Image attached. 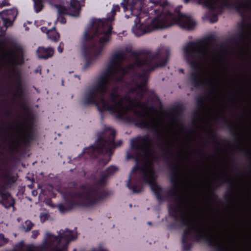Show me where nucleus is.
Masks as SVG:
<instances>
[{
  "instance_id": "nucleus-37",
  "label": "nucleus",
  "mask_w": 251,
  "mask_h": 251,
  "mask_svg": "<svg viewBox=\"0 0 251 251\" xmlns=\"http://www.w3.org/2000/svg\"><path fill=\"white\" fill-rule=\"evenodd\" d=\"M237 151L240 153H244L251 160V151L246 150L243 148L238 147Z\"/></svg>"
},
{
  "instance_id": "nucleus-60",
  "label": "nucleus",
  "mask_w": 251,
  "mask_h": 251,
  "mask_svg": "<svg viewBox=\"0 0 251 251\" xmlns=\"http://www.w3.org/2000/svg\"><path fill=\"white\" fill-rule=\"evenodd\" d=\"M182 126L183 128H185V126L183 124L182 125Z\"/></svg>"
},
{
  "instance_id": "nucleus-50",
  "label": "nucleus",
  "mask_w": 251,
  "mask_h": 251,
  "mask_svg": "<svg viewBox=\"0 0 251 251\" xmlns=\"http://www.w3.org/2000/svg\"><path fill=\"white\" fill-rule=\"evenodd\" d=\"M85 0H79L80 1V4L81 5H82V6H83L84 4H81V3H84Z\"/></svg>"
},
{
  "instance_id": "nucleus-52",
  "label": "nucleus",
  "mask_w": 251,
  "mask_h": 251,
  "mask_svg": "<svg viewBox=\"0 0 251 251\" xmlns=\"http://www.w3.org/2000/svg\"><path fill=\"white\" fill-rule=\"evenodd\" d=\"M190 0H184V2L185 3H188L190 2Z\"/></svg>"
},
{
  "instance_id": "nucleus-22",
  "label": "nucleus",
  "mask_w": 251,
  "mask_h": 251,
  "mask_svg": "<svg viewBox=\"0 0 251 251\" xmlns=\"http://www.w3.org/2000/svg\"><path fill=\"white\" fill-rule=\"evenodd\" d=\"M125 58V53L122 51H118L111 55L110 61L118 65L120 61L123 60Z\"/></svg>"
},
{
  "instance_id": "nucleus-18",
  "label": "nucleus",
  "mask_w": 251,
  "mask_h": 251,
  "mask_svg": "<svg viewBox=\"0 0 251 251\" xmlns=\"http://www.w3.org/2000/svg\"><path fill=\"white\" fill-rule=\"evenodd\" d=\"M148 61L147 60V57L145 56L143 58H140L139 57L136 58L133 63L129 64L126 67L128 70H133L135 67L141 68L143 67L144 65L148 64Z\"/></svg>"
},
{
  "instance_id": "nucleus-34",
  "label": "nucleus",
  "mask_w": 251,
  "mask_h": 251,
  "mask_svg": "<svg viewBox=\"0 0 251 251\" xmlns=\"http://www.w3.org/2000/svg\"><path fill=\"white\" fill-rule=\"evenodd\" d=\"M18 75V78L17 79V90L16 93V95L22 97L24 95V92L22 90H21V82L19 77V74Z\"/></svg>"
},
{
  "instance_id": "nucleus-8",
  "label": "nucleus",
  "mask_w": 251,
  "mask_h": 251,
  "mask_svg": "<svg viewBox=\"0 0 251 251\" xmlns=\"http://www.w3.org/2000/svg\"><path fill=\"white\" fill-rule=\"evenodd\" d=\"M170 50L166 48H162L153 54L147 57L149 62L140 74H138L139 80L141 82L148 83L149 75L157 68L166 65L170 56Z\"/></svg>"
},
{
  "instance_id": "nucleus-13",
  "label": "nucleus",
  "mask_w": 251,
  "mask_h": 251,
  "mask_svg": "<svg viewBox=\"0 0 251 251\" xmlns=\"http://www.w3.org/2000/svg\"><path fill=\"white\" fill-rule=\"evenodd\" d=\"M222 2L221 7L226 8L228 9H234L241 15L244 17L245 12L249 9V4L242 0H237L235 2L229 0H221Z\"/></svg>"
},
{
  "instance_id": "nucleus-20",
  "label": "nucleus",
  "mask_w": 251,
  "mask_h": 251,
  "mask_svg": "<svg viewBox=\"0 0 251 251\" xmlns=\"http://www.w3.org/2000/svg\"><path fill=\"white\" fill-rule=\"evenodd\" d=\"M126 53H130L131 56L133 57L138 58L140 55H144L145 56L148 57L153 54L151 52L145 50H141L139 51H133L131 48H126L125 49Z\"/></svg>"
},
{
  "instance_id": "nucleus-27",
  "label": "nucleus",
  "mask_w": 251,
  "mask_h": 251,
  "mask_svg": "<svg viewBox=\"0 0 251 251\" xmlns=\"http://www.w3.org/2000/svg\"><path fill=\"white\" fill-rule=\"evenodd\" d=\"M225 183H227L228 184V190L229 193L231 194L232 196H235V194L234 192V187L232 180L229 178H227L223 182L222 184ZM221 185L222 184L216 185L215 186V189L220 188L221 186Z\"/></svg>"
},
{
  "instance_id": "nucleus-46",
  "label": "nucleus",
  "mask_w": 251,
  "mask_h": 251,
  "mask_svg": "<svg viewBox=\"0 0 251 251\" xmlns=\"http://www.w3.org/2000/svg\"><path fill=\"white\" fill-rule=\"evenodd\" d=\"M11 111L8 109L5 110L4 113V115L5 116H10L11 115Z\"/></svg>"
},
{
  "instance_id": "nucleus-30",
  "label": "nucleus",
  "mask_w": 251,
  "mask_h": 251,
  "mask_svg": "<svg viewBox=\"0 0 251 251\" xmlns=\"http://www.w3.org/2000/svg\"><path fill=\"white\" fill-rule=\"evenodd\" d=\"M5 16L3 15H0V17L1 18L3 21V24L4 27H3V30H5V31L6 30L7 27L10 26L13 24V22L14 21L13 19L9 18V17H4Z\"/></svg>"
},
{
  "instance_id": "nucleus-62",
  "label": "nucleus",
  "mask_w": 251,
  "mask_h": 251,
  "mask_svg": "<svg viewBox=\"0 0 251 251\" xmlns=\"http://www.w3.org/2000/svg\"><path fill=\"white\" fill-rule=\"evenodd\" d=\"M208 82L211 84H212V82L211 81H209Z\"/></svg>"
},
{
  "instance_id": "nucleus-56",
  "label": "nucleus",
  "mask_w": 251,
  "mask_h": 251,
  "mask_svg": "<svg viewBox=\"0 0 251 251\" xmlns=\"http://www.w3.org/2000/svg\"><path fill=\"white\" fill-rule=\"evenodd\" d=\"M213 39V37L212 36L209 37L208 39L209 40H212Z\"/></svg>"
},
{
  "instance_id": "nucleus-41",
  "label": "nucleus",
  "mask_w": 251,
  "mask_h": 251,
  "mask_svg": "<svg viewBox=\"0 0 251 251\" xmlns=\"http://www.w3.org/2000/svg\"><path fill=\"white\" fill-rule=\"evenodd\" d=\"M49 215L48 213H44L40 216V221L42 223L45 222L48 219Z\"/></svg>"
},
{
  "instance_id": "nucleus-21",
  "label": "nucleus",
  "mask_w": 251,
  "mask_h": 251,
  "mask_svg": "<svg viewBox=\"0 0 251 251\" xmlns=\"http://www.w3.org/2000/svg\"><path fill=\"white\" fill-rule=\"evenodd\" d=\"M222 120L223 127L229 129L230 134L233 137L237 138L239 134L236 128L227 121L225 117H222Z\"/></svg>"
},
{
  "instance_id": "nucleus-36",
  "label": "nucleus",
  "mask_w": 251,
  "mask_h": 251,
  "mask_svg": "<svg viewBox=\"0 0 251 251\" xmlns=\"http://www.w3.org/2000/svg\"><path fill=\"white\" fill-rule=\"evenodd\" d=\"M33 225L30 221L27 220L25 222V225H23V228L25 231L27 232L32 228Z\"/></svg>"
},
{
  "instance_id": "nucleus-49",
  "label": "nucleus",
  "mask_w": 251,
  "mask_h": 251,
  "mask_svg": "<svg viewBox=\"0 0 251 251\" xmlns=\"http://www.w3.org/2000/svg\"><path fill=\"white\" fill-rule=\"evenodd\" d=\"M198 154L200 156H201L202 155H203L202 150H200V151L198 152Z\"/></svg>"
},
{
  "instance_id": "nucleus-16",
  "label": "nucleus",
  "mask_w": 251,
  "mask_h": 251,
  "mask_svg": "<svg viewBox=\"0 0 251 251\" xmlns=\"http://www.w3.org/2000/svg\"><path fill=\"white\" fill-rule=\"evenodd\" d=\"M25 135L22 138V142L24 147H28L34 139V134L33 132V125L30 124L29 125V130L26 132L24 130Z\"/></svg>"
},
{
  "instance_id": "nucleus-58",
  "label": "nucleus",
  "mask_w": 251,
  "mask_h": 251,
  "mask_svg": "<svg viewBox=\"0 0 251 251\" xmlns=\"http://www.w3.org/2000/svg\"><path fill=\"white\" fill-rule=\"evenodd\" d=\"M230 98L233 99V95L232 94L230 95Z\"/></svg>"
},
{
  "instance_id": "nucleus-29",
  "label": "nucleus",
  "mask_w": 251,
  "mask_h": 251,
  "mask_svg": "<svg viewBox=\"0 0 251 251\" xmlns=\"http://www.w3.org/2000/svg\"><path fill=\"white\" fill-rule=\"evenodd\" d=\"M33 1V8L36 13L41 12L44 7L45 0H32Z\"/></svg>"
},
{
  "instance_id": "nucleus-9",
  "label": "nucleus",
  "mask_w": 251,
  "mask_h": 251,
  "mask_svg": "<svg viewBox=\"0 0 251 251\" xmlns=\"http://www.w3.org/2000/svg\"><path fill=\"white\" fill-rule=\"evenodd\" d=\"M46 238L53 246L52 251H68L69 243L75 240L77 235L74 233L73 230L66 228L65 230L61 229L57 236L48 233Z\"/></svg>"
},
{
  "instance_id": "nucleus-4",
  "label": "nucleus",
  "mask_w": 251,
  "mask_h": 251,
  "mask_svg": "<svg viewBox=\"0 0 251 251\" xmlns=\"http://www.w3.org/2000/svg\"><path fill=\"white\" fill-rule=\"evenodd\" d=\"M120 10L119 5H113L106 20L93 19L90 28L85 30L82 47V53L85 60L84 70L99 58L110 40L113 29L110 23L114 20L116 12Z\"/></svg>"
},
{
  "instance_id": "nucleus-63",
  "label": "nucleus",
  "mask_w": 251,
  "mask_h": 251,
  "mask_svg": "<svg viewBox=\"0 0 251 251\" xmlns=\"http://www.w3.org/2000/svg\"><path fill=\"white\" fill-rule=\"evenodd\" d=\"M215 2L217 3L218 2V0H215Z\"/></svg>"
},
{
  "instance_id": "nucleus-15",
  "label": "nucleus",
  "mask_w": 251,
  "mask_h": 251,
  "mask_svg": "<svg viewBox=\"0 0 251 251\" xmlns=\"http://www.w3.org/2000/svg\"><path fill=\"white\" fill-rule=\"evenodd\" d=\"M214 92V90L213 89H210L205 92V94L204 96L200 97L197 99L196 103L198 107L197 110L198 113H201L204 111L205 99L210 95H213Z\"/></svg>"
},
{
  "instance_id": "nucleus-19",
  "label": "nucleus",
  "mask_w": 251,
  "mask_h": 251,
  "mask_svg": "<svg viewBox=\"0 0 251 251\" xmlns=\"http://www.w3.org/2000/svg\"><path fill=\"white\" fill-rule=\"evenodd\" d=\"M42 30L44 32L45 30H47V35L51 41H53L54 42H57L58 41L60 38V34L56 31V29L55 27H53L52 29L50 30H47V28L42 27L41 28Z\"/></svg>"
},
{
  "instance_id": "nucleus-3",
  "label": "nucleus",
  "mask_w": 251,
  "mask_h": 251,
  "mask_svg": "<svg viewBox=\"0 0 251 251\" xmlns=\"http://www.w3.org/2000/svg\"><path fill=\"white\" fill-rule=\"evenodd\" d=\"M153 6L144 12V3L141 0H123L121 5L124 10L130 9L131 14L136 16L134 20L135 27L133 30L136 36H141L149 32V27L153 29H162L174 25H179L183 29L190 30L194 28L196 22L190 16L182 14L180 11L176 13L167 10L161 4L159 0L152 2Z\"/></svg>"
},
{
  "instance_id": "nucleus-39",
  "label": "nucleus",
  "mask_w": 251,
  "mask_h": 251,
  "mask_svg": "<svg viewBox=\"0 0 251 251\" xmlns=\"http://www.w3.org/2000/svg\"><path fill=\"white\" fill-rule=\"evenodd\" d=\"M129 73V71L127 68H124L121 66H119L117 70V74L120 73L121 75L125 76L126 75L128 74Z\"/></svg>"
},
{
  "instance_id": "nucleus-28",
  "label": "nucleus",
  "mask_w": 251,
  "mask_h": 251,
  "mask_svg": "<svg viewBox=\"0 0 251 251\" xmlns=\"http://www.w3.org/2000/svg\"><path fill=\"white\" fill-rule=\"evenodd\" d=\"M118 171V167L114 165H111L107 168L102 173L108 178V177L115 175Z\"/></svg>"
},
{
  "instance_id": "nucleus-35",
  "label": "nucleus",
  "mask_w": 251,
  "mask_h": 251,
  "mask_svg": "<svg viewBox=\"0 0 251 251\" xmlns=\"http://www.w3.org/2000/svg\"><path fill=\"white\" fill-rule=\"evenodd\" d=\"M117 74H115L114 78L111 81V83L112 82H114L115 83H118L120 82H123L124 81L125 76L120 74V75L118 76L117 75Z\"/></svg>"
},
{
  "instance_id": "nucleus-24",
  "label": "nucleus",
  "mask_w": 251,
  "mask_h": 251,
  "mask_svg": "<svg viewBox=\"0 0 251 251\" xmlns=\"http://www.w3.org/2000/svg\"><path fill=\"white\" fill-rule=\"evenodd\" d=\"M147 83L141 82L139 84H136V86L137 90V95L142 99L144 94L148 91V88L146 87Z\"/></svg>"
},
{
  "instance_id": "nucleus-55",
  "label": "nucleus",
  "mask_w": 251,
  "mask_h": 251,
  "mask_svg": "<svg viewBox=\"0 0 251 251\" xmlns=\"http://www.w3.org/2000/svg\"><path fill=\"white\" fill-rule=\"evenodd\" d=\"M35 193H37L36 191H32V194H33V195H35Z\"/></svg>"
},
{
  "instance_id": "nucleus-47",
  "label": "nucleus",
  "mask_w": 251,
  "mask_h": 251,
  "mask_svg": "<svg viewBox=\"0 0 251 251\" xmlns=\"http://www.w3.org/2000/svg\"><path fill=\"white\" fill-rule=\"evenodd\" d=\"M17 151H18V149H17V147H12L10 148V151L11 152Z\"/></svg>"
},
{
  "instance_id": "nucleus-54",
  "label": "nucleus",
  "mask_w": 251,
  "mask_h": 251,
  "mask_svg": "<svg viewBox=\"0 0 251 251\" xmlns=\"http://www.w3.org/2000/svg\"><path fill=\"white\" fill-rule=\"evenodd\" d=\"M35 193H37L36 191H32V194H33V195H35Z\"/></svg>"
},
{
  "instance_id": "nucleus-1",
  "label": "nucleus",
  "mask_w": 251,
  "mask_h": 251,
  "mask_svg": "<svg viewBox=\"0 0 251 251\" xmlns=\"http://www.w3.org/2000/svg\"><path fill=\"white\" fill-rule=\"evenodd\" d=\"M117 66L115 63L109 61L106 69L99 76L96 84L84 94L82 104L84 106L94 104L101 115L104 111H107L117 119L126 123L133 124L141 128L153 130L155 136L162 140L161 142H157L156 146L162 153V159L168 165L173 164L174 151L172 146L165 140L153 121L147 119L148 112H142L134 108V106H137L142 109L153 110L154 107L153 106L148 107L146 103L143 104L135 98L131 100L128 95L121 98L116 92L117 87L114 88L113 91L109 94L111 104L104 98L111 81L115 74H117L118 67Z\"/></svg>"
},
{
  "instance_id": "nucleus-48",
  "label": "nucleus",
  "mask_w": 251,
  "mask_h": 251,
  "mask_svg": "<svg viewBox=\"0 0 251 251\" xmlns=\"http://www.w3.org/2000/svg\"><path fill=\"white\" fill-rule=\"evenodd\" d=\"M5 127L9 130H11L12 129V126L8 125H5Z\"/></svg>"
},
{
  "instance_id": "nucleus-10",
  "label": "nucleus",
  "mask_w": 251,
  "mask_h": 251,
  "mask_svg": "<svg viewBox=\"0 0 251 251\" xmlns=\"http://www.w3.org/2000/svg\"><path fill=\"white\" fill-rule=\"evenodd\" d=\"M151 140L148 135L139 136L131 140L130 146L133 150L138 152V154H127L128 159H134L137 162L139 161V153L143 152L147 154L154 161H157L158 158L149 150Z\"/></svg>"
},
{
  "instance_id": "nucleus-7",
  "label": "nucleus",
  "mask_w": 251,
  "mask_h": 251,
  "mask_svg": "<svg viewBox=\"0 0 251 251\" xmlns=\"http://www.w3.org/2000/svg\"><path fill=\"white\" fill-rule=\"evenodd\" d=\"M107 179V177L102 173L99 180L94 185L82 184L80 188L83 191L71 193V196L84 199L87 203L91 201L90 207L94 206L108 196L107 192L103 189Z\"/></svg>"
},
{
  "instance_id": "nucleus-61",
  "label": "nucleus",
  "mask_w": 251,
  "mask_h": 251,
  "mask_svg": "<svg viewBox=\"0 0 251 251\" xmlns=\"http://www.w3.org/2000/svg\"><path fill=\"white\" fill-rule=\"evenodd\" d=\"M13 64H16V61H13Z\"/></svg>"
},
{
  "instance_id": "nucleus-12",
  "label": "nucleus",
  "mask_w": 251,
  "mask_h": 251,
  "mask_svg": "<svg viewBox=\"0 0 251 251\" xmlns=\"http://www.w3.org/2000/svg\"><path fill=\"white\" fill-rule=\"evenodd\" d=\"M73 192H79L78 191H70L66 194L65 198L66 206L62 204L58 205V208L61 213H65L77 207H90L91 202H87L86 200L79 198H72L71 193Z\"/></svg>"
},
{
  "instance_id": "nucleus-6",
  "label": "nucleus",
  "mask_w": 251,
  "mask_h": 251,
  "mask_svg": "<svg viewBox=\"0 0 251 251\" xmlns=\"http://www.w3.org/2000/svg\"><path fill=\"white\" fill-rule=\"evenodd\" d=\"M116 131L112 129H107L104 132L100 133L95 144L84 149L83 151L78 155V157L81 158L84 154H87L89 156L86 158H96L99 154H107L111 155L113 151L117 147L121 146L122 140L115 142Z\"/></svg>"
},
{
  "instance_id": "nucleus-51",
  "label": "nucleus",
  "mask_w": 251,
  "mask_h": 251,
  "mask_svg": "<svg viewBox=\"0 0 251 251\" xmlns=\"http://www.w3.org/2000/svg\"><path fill=\"white\" fill-rule=\"evenodd\" d=\"M179 72H180V73H181L184 74V70H183V69H179Z\"/></svg>"
},
{
  "instance_id": "nucleus-2",
  "label": "nucleus",
  "mask_w": 251,
  "mask_h": 251,
  "mask_svg": "<svg viewBox=\"0 0 251 251\" xmlns=\"http://www.w3.org/2000/svg\"><path fill=\"white\" fill-rule=\"evenodd\" d=\"M177 166H173L170 169V180L173 188L167 191L164 195V189L155 181V171L151 168L147 169L145 166L135 165L128 177L126 186L131 190L133 193H140L143 187L136 184L131 185L132 174L137 171L142 173L143 181L150 186L151 191L160 203L170 201L174 199L175 203H171L168 206L169 216L175 219V222L170 223L168 227L170 229H176L185 226L182 235V251H190L193 247L192 242L200 243L205 242L208 246L213 248L216 251H224V246L217 240L216 236H209V232L205 228L198 225L192 224L189 222V211L186 210V205L184 197L178 193V188L180 184L178 179L179 174Z\"/></svg>"
},
{
  "instance_id": "nucleus-17",
  "label": "nucleus",
  "mask_w": 251,
  "mask_h": 251,
  "mask_svg": "<svg viewBox=\"0 0 251 251\" xmlns=\"http://www.w3.org/2000/svg\"><path fill=\"white\" fill-rule=\"evenodd\" d=\"M37 54L39 58L47 59L53 56L54 50L51 47L45 48L40 47L37 50Z\"/></svg>"
},
{
  "instance_id": "nucleus-23",
  "label": "nucleus",
  "mask_w": 251,
  "mask_h": 251,
  "mask_svg": "<svg viewBox=\"0 0 251 251\" xmlns=\"http://www.w3.org/2000/svg\"><path fill=\"white\" fill-rule=\"evenodd\" d=\"M208 135L211 138L212 141L215 144V149L217 151H220L222 150L220 147V143L217 140V133L213 130H211L208 132Z\"/></svg>"
},
{
  "instance_id": "nucleus-64",
  "label": "nucleus",
  "mask_w": 251,
  "mask_h": 251,
  "mask_svg": "<svg viewBox=\"0 0 251 251\" xmlns=\"http://www.w3.org/2000/svg\"><path fill=\"white\" fill-rule=\"evenodd\" d=\"M73 251H76V249H74Z\"/></svg>"
},
{
  "instance_id": "nucleus-43",
  "label": "nucleus",
  "mask_w": 251,
  "mask_h": 251,
  "mask_svg": "<svg viewBox=\"0 0 251 251\" xmlns=\"http://www.w3.org/2000/svg\"><path fill=\"white\" fill-rule=\"evenodd\" d=\"M39 234V233L38 230H33L32 232L31 237L32 238L35 239L38 236Z\"/></svg>"
},
{
  "instance_id": "nucleus-25",
  "label": "nucleus",
  "mask_w": 251,
  "mask_h": 251,
  "mask_svg": "<svg viewBox=\"0 0 251 251\" xmlns=\"http://www.w3.org/2000/svg\"><path fill=\"white\" fill-rule=\"evenodd\" d=\"M240 27L241 28L237 36L242 43H244L248 37V32L245 28L246 24L244 22L241 23Z\"/></svg>"
},
{
  "instance_id": "nucleus-57",
  "label": "nucleus",
  "mask_w": 251,
  "mask_h": 251,
  "mask_svg": "<svg viewBox=\"0 0 251 251\" xmlns=\"http://www.w3.org/2000/svg\"><path fill=\"white\" fill-rule=\"evenodd\" d=\"M148 224L149 225H151L152 223L151 222H148Z\"/></svg>"
},
{
  "instance_id": "nucleus-33",
  "label": "nucleus",
  "mask_w": 251,
  "mask_h": 251,
  "mask_svg": "<svg viewBox=\"0 0 251 251\" xmlns=\"http://www.w3.org/2000/svg\"><path fill=\"white\" fill-rule=\"evenodd\" d=\"M200 3L204 4L210 10V13H213L215 12L216 10L215 6L212 3L211 0H205V1H199Z\"/></svg>"
},
{
  "instance_id": "nucleus-5",
  "label": "nucleus",
  "mask_w": 251,
  "mask_h": 251,
  "mask_svg": "<svg viewBox=\"0 0 251 251\" xmlns=\"http://www.w3.org/2000/svg\"><path fill=\"white\" fill-rule=\"evenodd\" d=\"M205 40L197 42H189L184 48V52L187 62L193 71L190 73V80L194 87L199 88L204 84V81L201 78L202 71L199 62L206 54L207 51L203 46Z\"/></svg>"
},
{
  "instance_id": "nucleus-38",
  "label": "nucleus",
  "mask_w": 251,
  "mask_h": 251,
  "mask_svg": "<svg viewBox=\"0 0 251 251\" xmlns=\"http://www.w3.org/2000/svg\"><path fill=\"white\" fill-rule=\"evenodd\" d=\"M208 18H209L210 22L212 23H216L218 20V15L215 12L210 13L208 14Z\"/></svg>"
},
{
  "instance_id": "nucleus-42",
  "label": "nucleus",
  "mask_w": 251,
  "mask_h": 251,
  "mask_svg": "<svg viewBox=\"0 0 251 251\" xmlns=\"http://www.w3.org/2000/svg\"><path fill=\"white\" fill-rule=\"evenodd\" d=\"M64 49V44L63 42H60L57 47V50L59 52L61 53L63 52Z\"/></svg>"
},
{
  "instance_id": "nucleus-44",
  "label": "nucleus",
  "mask_w": 251,
  "mask_h": 251,
  "mask_svg": "<svg viewBox=\"0 0 251 251\" xmlns=\"http://www.w3.org/2000/svg\"><path fill=\"white\" fill-rule=\"evenodd\" d=\"M137 91L136 85L134 87H131L129 90V92L134 93Z\"/></svg>"
},
{
  "instance_id": "nucleus-32",
  "label": "nucleus",
  "mask_w": 251,
  "mask_h": 251,
  "mask_svg": "<svg viewBox=\"0 0 251 251\" xmlns=\"http://www.w3.org/2000/svg\"><path fill=\"white\" fill-rule=\"evenodd\" d=\"M183 108L182 104L178 103L173 107L171 110V114L178 115L180 112H182Z\"/></svg>"
},
{
  "instance_id": "nucleus-14",
  "label": "nucleus",
  "mask_w": 251,
  "mask_h": 251,
  "mask_svg": "<svg viewBox=\"0 0 251 251\" xmlns=\"http://www.w3.org/2000/svg\"><path fill=\"white\" fill-rule=\"evenodd\" d=\"M5 186L2 185L0 187V204L3 206L6 209H9L11 207H14L15 200L9 192H5Z\"/></svg>"
},
{
  "instance_id": "nucleus-45",
  "label": "nucleus",
  "mask_w": 251,
  "mask_h": 251,
  "mask_svg": "<svg viewBox=\"0 0 251 251\" xmlns=\"http://www.w3.org/2000/svg\"><path fill=\"white\" fill-rule=\"evenodd\" d=\"M1 4V6H5L9 5V3L8 2H7L5 0H3L2 1Z\"/></svg>"
},
{
  "instance_id": "nucleus-53",
  "label": "nucleus",
  "mask_w": 251,
  "mask_h": 251,
  "mask_svg": "<svg viewBox=\"0 0 251 251\" xmlns=\"http://www.w3.org/2000/svg\"><path fill=\"white\" fill-rule=\"evenodd\" d=\"M98 251H107L104 249H100Z\"/></svg>"
},
{
  "instance_id": "nucleus-26",
  "label": "nucleus",
  "mask_w": 251,
  "mask_h": 251,
  "mask_svg": "<svg viewBox=\"0 0 251 251\" xmlns=\"http://www.w3.org/2000/svg\"><path fill=\"white\" fill-rule=\"evenodd\" d=\"M18 11L16 9H7L0 12V15H3L14 20H15Z\"/></svg>"
},
{
  "instance_id": "nucleus-59",
  "label": "nucleus",
  "mask_w": 251,
  "mask_h": 251,
  "mask_svg": "<svg viewBox=\"0 0 251 251\" xmlns=\"http://www.w3.org/2000/svg\"><path fill=\"white\" fill-rule=\"evenodd\" d=\"M204 1L205 0H199V1Z\"/></svg>"
},
{
  "instance_id": "nucleus-40",
  "label": "nucleus",
  "mask_w": 251,
  "mask_h": 251,
  "mask_svg": "<svg viewBox=\"0 0 251 251\" xmlns=\"http://www.w3.org/2000/svg\"><path fill=\"white\" fill-rule=\"evenodd\" d=\"M230 41L232 43L237 45H238L240 43H242L237 35L231 37L230 39Z\"/></svg>"
},
{
  "instance_id": "nucleus-11",
  "label": "nucleus",
  "mask_w": 251,
  "mask_h": 251,
  "mask_svg": "<svg viewBox=\"0 0 251 251\" xmlns=\"http://www.w3.org/2000/svg\"><path fill=\"white\" fill-rule=\"evenodd\" d=\"M50 4L54 5L58 9L57 19L59 22L64 24L66 23V19L64 15H69L71 16L78 17L80 15V8L76 7V4L78 2L75 0H72L70 6L67 7L60 4H56L57 0H47Z\"/></svg>"
},
{
  "instance_id": "nucleus-31",
  "label": "nucleus",
  "mask_w": 251,
  "mask_h": 251,
  "mask_svg": "<svg viewBox=\"0 0 251 251\" xmlns=\"http://www.w3.org/2000/svg\"><path fill=\"white\" fill-rule=\"evenodd\" d=\"M3 178L6 181V184L7 185L12 184L16 181L15 177L10 173L5 174L3 176Z\"/></svg>"
}]
</instances>
